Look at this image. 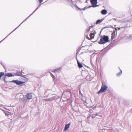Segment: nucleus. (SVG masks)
<instances>
[{"mask_svg": "<svg viewBox=\"0 0 132 132\" xmlns=\"http://www.w3.org/2000/svg\"><path fill=\"white\" fill-rule=\"evenodd\" d=\"M122 71L121 70L117 74V76H119L122 73Z\"/></svg>", "mask_w": 132, "mask_h": 132, "instance_id": "2eb2a0df", "label": "nucleus"}, {"mask_svg": "<svg viewBox=\"0 0 132 132\" xmlns=\"http://www.w3.org/2000/svg\"><path fill=\"white\" fill-rule=\"evenodd\" d=\"M103 21V19H101V20H97V21H96V24H98V23H101V22H102Z\"/></svg>", "mask_w": 132, "mask_h": 132, "instance_id": "9b49d317", "label": "nucleus"}, {"mask_svg": "<svg viewBox=\"0 0 132 132\" xmlns=\"http://www.w3.org/2000/svg\"><path fill=\"white\" fill-rule=\"evenodd\" d=\"M101 13V14L103 15H105L107 13V11L106 10H103L102 11Z\"/></svg>", "mask_w": 132, "mask_h": 132, "instance_id": "9d476101", "label": "nucleus"}, {"mask_svg": "<svg viewBox=\"0 0 132 132\" xmlns=\"http://www.w3.org/2000/svg\"><path fill=\"white\" fill-rule=\"evenodd\" d=\"M54 98L53 97L51 98H50L48 99H47V101H52L53 100Z\"/></svg>", "mask_w": 132, "mask_h": 132, "instance_id": "dca6fc26", "label": "nucleus"}, {"mask_svg": "<svg viewBox=\"0 0 132 132\" xmlns=\"http://www.w3.org/2000/svg\"><path fill=\"white\" fill-rule=\"evenodd\" d=\"M96 34V32L94 30L91 31V39L94 38L95 35Z\"/></svg>", "mask_w": 132, "mask_h": 132, "instance_id": "6e6552de", "label": "nucleus"}, {"mask_svg": "<svg viewBox=\"0 0 132 132\" xmlns=\"http://www.w3.org/2000/svg\"><path fill=\"white\" fill-rule=\"evenodd\" d=\"M101 39L98 42L99 44H105L109 41V38L108 36L104 35L100 36Z\"/></svg>", "mask_w": 132, "mask_h": 132, "instance_id": "f257e3e1", "label": "nucleus"}, {"mask_svg": "<svg viewBox=\"0 0 132 132\" xmlns=\"http://www.w3.org/2000/svg\"><path fill=\"white\" fill-rule=\"evenodd\" d=\"M11 82H13L17 85H20L24 83V82L18 80H13Z\"/></svg>", "mask_w": 132, "mask_h": 132, "instance_id": "39448f33", "label": "nucleus"}, {"mask_svg": "<svg viewBox=\"0 0 132 132\" xmlns=\"http://www.w3.org/2000/svg\"><path fill=\"white\" fill-rule=\"evenodd\" d=\"M5 115L9 117L11 116V114L9 112H7L5 113Z\"/></svg>", "mask_w": 132, "mask_h": 132, "instance_id": "ddd939ff", "label": "nucleus"}, {"mask_svg": "<svg viewBox=\"0 0 132 132\" xmlns=\"http://www.w3.org/2000/svg\"><path fill=\"white\" fill-rule=\"evenodd\" d=\"M39 0V2L40 3H41L43 1V0Z\"/></svg>", "mask_w": 132, "mask_h": 132, "instance_id": "aec40b11", "label": "nucleus"}, {"mask_svg": "<svg viewBox=\"0 0 132 132\" xmlns=\"http://www.w3.org/2000/svg\"><path fill=\"white\" fill-rule=\"evenodd\" d=\"M89 37H88V36L86 37V38L89 40H90L91 39V33H90L89 35Z\"/></svg>", "mask_w": 132, "mask_h": 132, "instance_id": "a211bd4d", "label": "nucleus"}, {"mask_svg": "<svg viewBox=\"0 0 132 132\" xmlns=\"http://www.w3.org/2000/svg\"><path fill=\"white\" fill-rule=\"evenodd\" d=\"M77 62H78V65L79 66V67L80 68H81L82 67V65L80 63H79V62H78V61H77Z\"/></svg>", "mask_w": 132, "mask_h": 132, "instance_id": "4468645a", "label": "nucleus"}, {"mask_svg": "<svg viewBox=\"0 0 132 132\" xmlns=\"http://www.w3.org/2000/svg\"><path fill=\"white\" fill-rule=\"evenodd\" d=\"M27 98L28 99L30 100L32 98V96L31 93H27L26 95Z\"/></svg>", "mask_w": 132, "mask_h": 132, "instance_id": "0eeeda50", "label": "nucleus"}, {"mask_svg": "<svg viewBox=\"0 0 132 132\" xmlns=\"http://www.w3.org/2000/svg\"><path fill=\"white\" fill-rule=\"evenodd\" d=\"M97 0H91V7H95L97 6Z\"/></svg>", "mask_w": 132, "mask_h": 132, "instance_id": "7ed1b4c3", "label": "nucleus"}, {"mask_svg": "<svg viewBox=\"0 0 132 132\" xmlns=\"http://www.w3.org/2000/svg\"><path fill=\"white\" fill-rule=\"evenodd\" d=\"M54 77V76H53L52 77L53 78V77Z\"/></svg>", "mask_w": 132, "mask_h": 132, "instance_id": "bb28decb", "label": "nucleus"}, {"mask_svg": "<svg viewBox=\"0 0 132 132\" xmlns=\"http://www.w3.org/2000/svg\"><path fill=\"white\" fill-rule=\"evenodd\" d=\"M87 0H86V2H87Z\"/></svg>", "mask_w": 132, "mask_h": 132, "instance_id": "a878e982", "label": "nucleus"}, {"mask_svg": "<svg viewBox=\"0 0 132 132\" xmlns=\"http://www.w3.org/2000/svg\"><path fill=\"white\" fill-rule=\"evenodd\" d=\"M90 7V6H89L88 7H85V8H84L83 9H80L78 8L80 10H83L85 11V10L86 9H87V8H89Z\"/></svg>", "mask_w": 132, "mask_h": 132, "instance_id": "f8f14e48", "label": "nucleus"}, {"mask_svg": "<svg viewBox=\"0 0 132 132\" xmlns=\"http://www.w3.org/2000/svg\"><path fill=\"white\" fill-rule=\"evenodd\" d=\"M107 88V86L104 85L103 84V81L100 90L97 93L99 94L105 92Z\"/></svg>", "mask_w": 132, "mask_h": 132, "instance_id": "f03ea898", "label": "nucleus"}, {"mask_svg": "<svg viewBox=\"0 0 132 132\" xmlns=\"http://www.w3.org/2000/svg\"><path fill=\"white\" fill-rule=\"evenodd\" d=\"M96 40V39L95 40H94L93 41H91V42H95Z\"/></svg>", "mask_w": 132, "mask_h": 132, "instance_id": "412c9836", "label": "nucleus"}, {"mask_svg": "<svg viewBox=\"0 0 132 132\" xmlns=\"http://www.w3.org/2000/svg\"><path fill=\"white\" fill-rule=\"evenodd\" d=\"M23 96L22 95H20V96H21V97H22Z\"/></svg>", "mask_w": 132, "mask_h": 132, "instance_id": "b1692460", "label": "nucleus"}, {"mask_svg": "<svg viewBox=\"0 0 132 132\" xmlns=\"http://www.w3.org/2000/svg\"><path fill=\"white\" fill-rule=\"evenodd\" d=\"M50 91V90H47V91L46 92V93L47 92H48V91Z\"/></svg>", "mask_w": 132, "mask_h": 132, "instance_id": "5701e85b", "label": "nucleus"}, {"mask_svg": "<svg viewBox=\"0 0 132 132\" xmlns=\"http://www.w3.org/2000/svg\"><path fill=\"white\" fill-rule=\"evenodd\" d=\"M126 27H121V28H126Z\"/></svg>", "mask_w": 132, "mask_h": 132, "instance_id": "4be33fe9", "label": "nucleus"}, {"mask_svg": "<svg viewBox=\"0 0 132 132\" xmlns=\"http://www.w3.org/2000/svg\"><path fill=\"white\" fill-rule=\"evenodd\" d=\"M90 27H89V28L88 30V29L87 30L86 32H88L90 30Z\"/></svg>", "mask_w": 132, "mask_h": 132, "instance_id": "6ab92c4d", "label": "nucleus"}, {"mask_svg": "<svg viewBox=\"0 0 132 132\" xmlns=\"http://www.w3.org/2000/svg\"><path fill=\"white\" fill-rule=\"evenodd\" d=\"M4 75V73H3L2 72H0V79H1V77Z\"/></svg>", "mask_w": 132, "mask_h": 132, "instance_id": "f3484780", "label": "nucleus"}, {"mask_svg": "<svg viewBox=\"0 0 132 132\" xmlns=\"http://www.w3.org/2000/svg\"><path fill=\"white\" fill-rule=\"evenodd\" d=\"M117 32L116 31H114L112 34L111 39L112 40L114 38H116L117 36Z\"/></svg>", "mask_w": 132, "mask_h": 132, "instance_id": "20e7f679", "label": "nucleus"}, {"mask_svg": "<svg viewBox=\"0 0 132 132\" xmlns=\"http://www.w3.org/2000/svg\"><path fill=\"white\" fill-rule=\"evenodd\" d=\"M119 29H120V28H118V30H119Z\"/></svg>", "mask_w": 132, "mask_h": 132, "instance_id": "393cba45", "label": "nucleus"}, {"mask_svg": "<svg viewBox=\"0 0 132 132\" xmlns=\"http://www.w3.org/2000/svg\"><path fill=\"white\" fill-rule=\"evenodd\" d=\"M70 124V122L68 124H67L65 125V128L64 129V130L65 131H67L69 128V126Z\"/></svg>", "mask_w": 132, "mask_h": 132, "instance_id": "1a4fd4ad", "label": "nucleus"}, {"mask_svg": "<svg viewBox=\"0 0 132 132\" xmlns=\"http://www.w3.org/2000/svg\"><path fill=\"white\" fill-rule=\"evenodd\" d=\"M17 75L16 74L14 73L13 74H12L11 73H6L5 75L6 76H7L8 77H13L14 76H16Z\"/></svg>", "mask_w": 132, "mask_h": 132, "instance_id": "423d86ee", "label": "nucleus"}]
</instances>
